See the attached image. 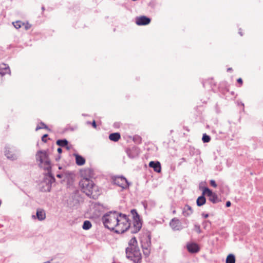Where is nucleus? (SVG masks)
Segmentation results:
<instances>
[{"label":"nucleus","instance_id":"nucleus-1","mask_svg":"<svg viewBox=\"0 0 263 263\" xmlns=\"http://www.w3.org/2000/svg\"><path fill=\"white\" fill-rule=\"evenodd\" d=\"M79 184L83 192L88 197L95 199L100 195L98 186L90 179L84 178L81 180Z\"/></svg>","mask_w":263,"mask_h":263},{"label":"nucleus","instance_id":"nucleus-2","mask_svg":"<svg viewBox=\"0 0 263 263\" xmlns=\"http://www.w3.org/2000/svg\"><path fill=\"white\" fill-rule=\"evenodd\" d=\"M102 222L105 228L114 231L119 222L118 213L116 211H110L103 215Z\"/></svg>","mask_w":263,"mask_h":263},{"label":"nucleus","instance_id":"nucleus-3","mask_svg":"<svg viewBox=\"0 0 263 263\" xmlns=\"http://www.w3.org/2000/svg\"><path fill=\"white\" fill-rule=\"evenodd\" d=\"M36 159L39 161L40 163V167L43 168L44 170L50 172L51 165L50 162L48 158V155L45 151H40L36 154Z\"/></svg>","mask_w":263,"mask_h":263},{"label":"nucleus","instance_id":"nucleus-4","mask_svg":"<svg viewBox=\"0 0 263 263\" xmlns=\"http://www.w3.org/2000/svg\"><path fill=\"white\" fill-rule=\"evenodd\" d=\"M141 247L143 254L145 257H148L151 253V237L149 234H147L145 237H143L141 240Z\"/></svg>","mask_w":263,"mask_h":263},{"label":"nucleus","instance_id":"nucleus-5","mask_svg":"<svg viewBox=\"0 0 263 263\" xmlns=\"http://www.w3.org/2000/svg\"><path fill=\"white\" fill-rule=\"evenodd\" d=\"M5 149V155L7 159L12 161L15 160L17 159L18 151L15 147L7 145Z\"/></svg>","mask_w":263,"mask_h":263},{"label":"nucleus","instance_id":"nucleus-6","mask_svg":"<svg viewBox=\"0 0 263 263\" xmlns=\"http://www.w3.org/2000/svg\"><path fill=\"white\" fill-rule=\"evenodd\" d=\"M129 253H130L129 255L126 254V257L128 259L133 261L134 263L141 262L142 256L139 248L130 250Z\"/></svg>","mask_w":263,"mask_h":263},{"label":"nucleus","instance_id":"nucleus-7","mask_svg":"<svg viewBox=\"0 0 263 263\" xmlns=\"http://www.w3.org/2000/svg\"><path fill=\"white\" fill-rule=\"evenodd\" d=\"M203 194L205 195L209 199V200L213 203H217L220 201L217 195L213 192L212 190L208 187H205L203 189Z\"/></svg>","mask_w":263,"mask_h":263},{"label":"nucleus","instance_id":"nucleus-8","mask_svg":"<svg viewBox=\"0 0 263 263\" xmlns=\"http://www.w3.org/2000/svg\"><path fill=\"white\" fill-rule=\"evenodd\" d=\"M113 182L115 184L121 187L122 190L128 188L129 185L127 179L123 176L115 177L113 179Z\"/></svg>","mask_w":263,"mask_h":263},{"label":"nucleus","instance_id":"nucleus-9","mask_svg":"<svg viewBox=\"0 0 263 263\" xmlns=\"http://www.w3.org/2000/svg\"><path fill=\"white\" fill-rule=\"evenodd\" d=\"M129 228L130 223L119 221L114 231L117 234H122L126 231L129 232Z\"/></svg>","mask_w":263,"mask_h":263},{"label":"nucleus","instance_id":"nucleus-10","mask_svg":"<svg viewBox=\"0 0 263 263\" xmlns=\"http://www.w3.org/2000/svg\"><path fill=\"white\" fill-rule=\"evenodd\" d=\"M141 227L142 222L140 217H137L136 219L135 218L134 219L133 226H131L130 225L129 232L131 234L137 233L140 230Z\"/></svg>","mask_w":263,"mask_h":263},{"label":"nucleus","instance_id":"nucleus-11","mask_svg":"<svg viewBox=\"0 0 263 263\" xmlns=\"http://www.w3.org/2000/svg\"><path fill=\"white\" fill-rule=\"evenodd\" d=\"M55 181V179L54 176L52 175L51 172H48L44 179V182L47 184V189L46 191L47 192H50L51 190V184L54 183Z\"/></svg>","mask_w":263,"mask_h":263},{"label":"nucleus","instance_id":"nucleus-12","mask_svg":"<svg viewBox=\"0 0 263 263\" xmlns=\"http://www.w3.org/2000/svg\"><path fill=\"white\" fill-rule=\"evenodd\" d=\"M170 226L174 231H180L182 229L180 221L177 218H174L171 220Z\"/></svg>","mask_w":263,"mask_h":263},{"label":"nucleus","instance_id":"nucleus-13","mask_svg":"<svg viewBox=\"0 0 263 263\" xmlns=\"http://www.w3.org/2000/svg\"><path fill=\"white\" fill-rule=\"evenodd\" d=\"M151 18L146 16H141L136 18V23L139 26L146 25L150 23Z\"/></svg>","mask_w":263,"mask_h":263},{"label":"nucleus","instance_id":"nucleus-14","mask_svg":"<svg viewBox=\"0 0 263 263\" xmlns=\"http://www.w3.org/2000/svg\"><path fill=\"white\" fill-rule=\"evenodd\" d=\"M138 248L137 246V241L135 237H133L128 242V247L125 250L126 254L129 255L130 250Z\"/></svg>","mask_w":263,"mask_h":263},{"label":"nucleus","instance_id":"nucleus-15","mask_svg":"<svg viewBox=\"0 0 263 263\" xmlns=\"http://www.w3.org/2000/svg\"><path fill=\"white\" fill-rule=\"evenodd\" d=\"M7 73H10V70L8 65L4 63L0 64V83L2 81V77Z\"/></svg>","mask_w":263,"mask_h":263},{"label":"nucleus","instance_id":"nucleus-16","mask_svg":"<svg viewBox=\"0 0 263 263\" xmlns=\"http://www.w3.org/2000/svg\"><path fill=\"white\" fill-rule=\"evenodd\" d=\"M188 251L191 253H196L199 252L200 248L198 245L195 243H189L186 246Z\"/></svg>","mask_w":263,"mask_h":263},{"label":"nucleus","instance_id":"nucleus-17","mask_svg":"<svg viewBox=\"0 0 263 263\" xmlns=\"http://www.w3.org/2000/svg\"><path fill=\"white\" fill-rule=\"evenodd\" d=\"M149 166L154 169L157 173H160L161 171V164L159 161H151L149 163Z\"/></svg>","mask_w":263,"mask_h":263},{"label":"nucleus","instance_id":"nucleus-18","mask_svg":"<svg viewBox=\"0 0 263 263\" xmlns=\"http://www.w3.org/2000/svg\"><path fill=\"white\" fill-rule=\"evenodd\" d=\"M193 213V210L192 207L188 205L185 204L182 210V214L185 217H189Z\"/></svg>","mask_w":263,"mask_h":263},{"label":"nucleus","instance_id":"nucleus-19","mask_svg":"<svg viewBox=\"0 0 263 263\" xmlns=\"http://www.w3.org/2000/svg\"><path fill=\"white\" fill-rule=\"evenodd\" d=\"M36 217L38 220L42 221L46 218V213L44 210L38 209L36 213Z\"/></svg>","mask_w":263,"mask_h":263},{"label":"nucleus","instance_id":"nucleus-20","mask_svg":"<svg viewBox=\"0 0 263 263\" xmlns=\"http://www.w3.org/2000/svg\"><path fill=\"white\" fill-rule=\"evenodd\" d=\"M76 157V162L78 165H83L85 163V159L82 156L78 155L75 154Z\"/></svg>","mask_w":263,"mask_h":263},{"label":"nucleus","instance_id":"nucleus-21","mask_svg":"<svg viewBox=\"0 0 263 263\" xmlns=\"http://www.w3.org/2000/svg\"><path fill=\"white\" fill-rule=\"evenodd\" d=\"M204 195H203L202 193V195H201L197 198V199L196 200V203H197V206H201L205 203L206 198L204 197Z\"/></svg>","mask_w":263,"mask_h":263},{"label":"nucleus","instance_id":"nucleus-22","mask_svg":"<svg viewBox=\"0 0 263 263\" xmlns=\"http://www.w3.org/2000/svg\"><path fill=\"white\" fill-rule=\"evenodd\" d=\"M121 138V136L120 133H114L110 134L109 136V139L110 140L117 142Z\"/></svg>","mask_w":263,"mask_h":263},{"label":"nucleus","instance_id":"nucleus-23","mask_svg":"<svg viewBox=\"0 0 263 263\" xmlns=\"http://www.w3.org/2000/svg\"><path fill=\"white\" fill-rule=\"evenodd\" d=\"M118 216L119 217L120 222L130 223L129 220L126 215L118 213Z\"/></svg>","mask_w":263,"mask_h":263},{"label":"nucleus","instance_id":"nucleus-24","mask_svg":"<svg viewBox=\"0 0 263 263\" xmlns=\"http://www.w3.org/2000/svg\"><path fill=\"white\" fill-rule=\"evenodd\" d=\"M236 262V258L235 256L233 254H229L226 260V263H235Z\"/></svg>","mask_w":263,"mask_h":263},{"label":"nucleus","instance_id":"nucleus-25","mask_svg":"<svg viewBox=\"0 0 263 263\" xmlns=\"http://www.w3.org/2000/svg\"><path fill=\"white\" fill-rule=\"evenodd\" d=\"M56 143L58 145L62 147H65L68 144V141L65 139H59L57 141Z\"/></svg>","mask_w":263,"mask_h":263},{"label":"nucleus","instance_id":"nucleus-26","mask_svg":"<svg viewBox=\"0 0 263 263\" xmlns=\"http://www.w3.org/2000/svg\"><path fill=\"white\" fill-rule=\"evenodd\" d=\"M92 227L91 223L89 220H85L83 222V224L82 226V228L84 230H89Z\"/></svg>","mask_w":263,"mask_h":263},{"label":"nucleus","instance_id":"nucleus-27","mask_svg":"<svg viewBox=\"0 0 263 263\" xmlns=\"http://www.w3.org/2000/svg\"><path fill=\"white\" fill-rule=\"evenodd\" d=\"M202 140L203 143H208L211 140V137L210 136L206 134H203Z\"/></svg>","mask_w":263,"mask_h":263},{"label":"nucleus","instance_id":"nucleus-28","mask_svg":"<svg viewBox=\"0 0 263 263\" xmlns=\"http://www.w3.org/2000/svg\"><path fill=\"white\" fill-rule=\"evenodd\" d=\"M13 24L15 28L19 29L22 27V25H24V23H23L22 22L20 21H17L15 22H13Z\"/></svg>","mask_w":263,"mask_h":263},{"label":"nucleus","instance_id":"nucleus-29","mask_svg":"<svg viewBox=\"0 0 263 263\" xmlns=\"http://www.w3.org/2000/svg\"><path fill=\"white\" fill-rule=\"evenodd\" d=\"M40 124H41V126H37L36 128H35V130L37 131L40 129H42V128H44V129H49L48 127V126L45 124L43 122H41L40 123Z\"/></svg>","mask_w":263,"mask_h":263},{"label":"nucleus","instance_id":"nucleus-30","mask_svg":"<svg viewBox=\"0 0 263 263\" xmlns=\"http://www.w3.org/2000/svg\"><path fill=\"white\" fill-rule=\"evenodd\" d=\"M131 213L133 215V218L134 219L135 218H137V217H140L139 214H138V213L137 212V211L135 209H133L131 210Z\"/></svg>","mask_w":263,"mask_h":263},{"label":"nucleus","instance_id":"nucleus-31","mask_svg":"<svg viewBox=\"0 0 263 263\" xmlns=\"http://www.w3.org/2000/svg\"><path fill=\"white\" fill-rule=\"evenodd\" d=\"M207 83H209V84H210V85H215V84L214 83H213V80L211 79V80H208V81H204V82H202V84H203V86L204 87H205V84Z\"/></svg>","mask_w":263,"mask_h":263},{"label":"nucleus","instance_id":"nucleus-32","mask_svg":"<svg viewBox=\"0 0 263 263\" xmlns=\"http://www.w3.org/2000/svg\"><path fill=\"white\" fill-rule=\"evenodd\" d=\"M194 229H195V230L198 233H201V229H200V227L199 225L195 224L194 225Z\"/></svg>","mask_w":263,"mask_h":263},{"label":"nucleus","instance_id":"nucleus-33","mask_svg":"<svg viewBox=\"0 0 263 263\" xmlns=\"http://www.w3.org/2000/svg\"><path fill=\"white\" fill-rule=\"evenodd\" d=\"M210 184L212 186L214 187H216L217 186L215 181L214 180H211L210 181Z\"/></svg>","mask_w":263,"mask_h":263},{"label":"nucleus","instance_id":"nucleus-34","mask_svg":"<svg viewBox=\"0 0 263 263\" xmlns=\"http://www.w3.org/2000/svg\"><path fill=\"white\" fill-rule=\"evenodd\" d=\"M134 141H138L139 142H140L141 141V137L138 136H136L134 137L133 138Z\"/></svg>","mask_w":263,"mask_h":263},{"label":"nucleus","instance_id":"nucleus-35","mask_svg":"<svg viewBox=\"0 0 263 263\" xmlns=\"http://www.w3.org/2000/svg\"><path fill=\"white\" fill-rule=\"evenodd\" d=\"M48 137V135L47 134H45L42 137V141H43L44 142H46L47 141V138Z\"/></svg>","mask_w":263,"mask_h":263},{"label":"nucleus","instance_id":"nucleus-36","mask_svg":"<svg viewBox=\"0 0 263 263\" xmlns=\"http://www.w3.org/2000/svg\"><path fill=\"white\" fill-rule=\"evenodd\" d=\"M127 155L129 156V157L132 158H134V156L130 152L127 151Z\"/></svg>","mask_w":263,"mask_h":263},{"label":"nucleus","instance_id":"nucleus-37","mask_svg":"<svg viewBox=\"0 0 263 263\" xmlns=\"http://www.w3.org/2000/svg\"><path fill=\"white\" fill-rule=\"evenodd\" d=\"M91 125L93 126V127H94V128H96L97 127V124H96V121L95 120H93L92 121V122L91 123Z\"/></svg>","mask_w":263,"mask_h":263},{"label":"nucleus","instance_id":"nucleus-38","mask_svg":"<svg viewBox=\"0 0 263 263\" xmlns=\"http://www.w3.org/2000/svg\"><path fill=\"white\" fill-rule=\"evenodd\" d=\"M231 205V202L230 201H228L226 202V207H229Z\"/></svg>","mask_w":263,"mask_h":263},{"label":"nucleus","instance_id":"nucleus-39","mask_svg":"<svg viewBox=\"0 0 263 263\" xmlns=\"http://www.w3.org/2000/svg\"><path fill=\"white\" fill-rule=\"evenodd\" d=\"M237 81L238 83L240 84L241 85L242 84V80L241 78L238 79Z\"/></svg>","mask_w":263,"mask_h":263},{"label":"nucleus","instance_id":"nucleus-40","mask_svg":"<svg viewBox=\"0 0 263 263\" xmlns=\"http://www.w3.org/2000/svg\"><path fill=\"white\" fill-rule=\"evenodd\" d=\"M57 177L59 178H62L63 177V174H58L57 175Z\"/></svg>","mask_w":263,"mask_h":263},{"label":"nucleus","instance_id":"nucleus-41","mask_svg":"<svg viewBox=\"0 0 263 263\" xmlns=\"http://www.w3.org/2000/svg\"><path fill=\"white\" fill-rule=\"evenodd\" d=\"M202 216L204 218H206L209 217V214H204V213H202Z\"/></svg>","mask_w":263,"mask_h":263},{"label":"nucleus","instance_id":"nucleus-42","mask_svg":"<svg viewBox=\"0 0 263 263\" xmlns=\"http://www.w3.org/2000/svg\"><path fill=\"white\" fill-rule=\"evenodd\" d=\"M57 151L58 152L59 154H61L62 153V149L61 148V147H59L58 149H57Z\"/></svg>","mask_w":263,"mask_h":263},{"label":"nucleus","instance_id":"nucleus-43","mask_svg":"<svg viewBox=\"0 0 263 263\" xmlns=\"http://www.w3.org/2000/svg\"><path fill=\"white\" fill-rule=\"evenodd\" d=\"M30 25H25V29L26 30H28L29 28H30Z\"/></svg>","mask_w":263,"mask_h":263},{"label":"nucleus","instance_id":"nucleus-44","mask_svg":"<svg viewBox=\"0 0 263 263\" xmlns=\"http://www.w3.org/2000/svg\"><path fill=\"white\" fill-rule=\"evenodd\" d=\"M232 71V68H229L227 69V71L228 72H230V71Z\"/></svg>","mask_w":263,"mask_h":263},{"label":"nucleus","instance_id":"nucleus-45","mask_svg":"<svg viewBox=\"0 0 263 263\" xmlns=\"http://www.w3.org/2000/svg\"><path fill=\"white\" fill-rule=\"evenodd\" d=\"M183 162H186V159L184 158H182L181 159Z\"/></svg>","mask_w":263,"mask_h":263},{"label":"nucleus","instance_id":"nucleus-46","mask_svg":"<svg viewBox=\"0 0 263 263\" xmlns=\"http://www.w3.org/2000/svg\"><path fill=\"white\" fill-rule=\"evenodd\" d=\"M239 34L241 36H242V32H241L240 30H239Z\"/></svg>","mask_w":263,"mask_h":263},{"label":"nucleus","instance_id":"nucleus-47","mask_svg":"<svg viewBox=\"0 0 263 263\" xmlns=\"http://www.w3.org/2000/svg\"><path fill=\"white\" fill-rule=\"evenodd\" d=\"M66 148L67 149H70V147L68 146V145L67 146H66Z\"/></svg>","mask_w":263,"mask_h":263},{"label":"nucleus","instance_id":"nucleus-48","mask_svg":"<svg viewBox=\"0 0 263 263\" xmlns=\"http://www.w3.org/2000/svg\"><path fill=\"white\" fill-rule=\"evenodd\" d=\"M69 129H70L71 130H74V128H73V127H70V128H69Z\"/></svg>","mask_w":263,"mask_h":263},{"label":"nucleus","instance_id":"nucleus-49","mask_svg":"<svg viewBox=\"0 0 263 263\" xmlns=\"http://www.w3.org/2000/svg\"><path fill=\"white\" fill-rule=\"evenodd\" d=\"M42 9L43 10H45V8H44V6H43V7H42Z\"/></svg>","mask_w":263,"mask_h":263},{"label":"nucleus","instance_id":"nucleus-50","mask_svg":"<svg viewBox=\"0 0 263 263\" xmlns=\"http://www.w3.org/2000/svg\"><path fill=\"white\" fill-rule=\"evenodd\" d=\"M241 105L242 106H244V104H243V103H241Z\"/></svg>","mask_w":263,"mask_h":263},{"label":"nucleus","instance_id":"nucleus-51","mask_svg":"<svg viewBox=\"0 0 263 263\" xmlns=\"http://www.w3.org/2000/svg\"><path fill=\"white\" fill-rule=\"evenodd\" d=\"M173 213L174 214H175V213H176V211H175V210L173 211Z\"/></svg>","mask_w":263,"mask_h":263},{"label":"nucleus","instance_id":"nucleus-52","mask_svg":"<svg viewBox=\"0 0 263 263\" xmlns=\"http://www.w3.org/2000/svg\"><path fill=\"white\" fill-rule=\"evenodd\" d=\"M115 126H117V125H116V123H115Z\"/></svg>","mask_w":263,"mask_h":263},{"label":"nucleus","instance_id":"nucleus-53","mask_svg":"<svg viewBox=\"0 0 263 263\" xmlns=\"http://www.w3.org/2000/svg\"><path fill=\"white\" fill-rule=\"evenodd\" d=\"M115 126H117V125H116V123H115Z\"/></svg>","mask_w":263,"mask_h":263},{"label":"nucleus","instance_id":"nucleus-54","mask_svg":"<svg viewBox=\"0 0 263 263\" xmlns=\"http://www.w3.org/2000/svg\"><path fill=\"white\" fill-rule=\"evenodd\" d=\"M87 123H88V124H90V122H88Z\"/></svg>","mask_w":263,"mask_h":263}]
</instances>
